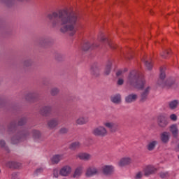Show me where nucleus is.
<instances>
[{
	"mask_svg": "<svg viewBox=\"0 0 179 179\" xmlns=\"http://www.w3.org/2000/svg\"><path fill=\"white\" fill-rule=\"evenodd\" d=\"M0 148L4 149L8 153H9V148L6 147V143L3 140H0Z\"/></svg>",
	"mask_w": 179,
	"mask_h": 179,
	"instance_id": "37",
	"label": "nucleus"
},
{
	"mask_svg": "<svg viewBox=\"0 0 179 179\" xmlns=\"http://www.w3.org/2000/svg\"><path fill=\"white\" fill-rule=\"evenodd\" d=\"M26 122H27V119L26 117H22L19 120L17 125H19L20 127H22V125H24Z\"/></svg>",
	"mask_w": 179,
	"mask_h": 179,
	"instance_id": "40",
	"label": "nucleus"
},
{
	"mask_svg": "<svg viewBox=\"0 0 179 179\" xmlns=\"http://www.w3.org/2000/svg\"><path fill=\"white\" fill-rule=\"evenodd\" d=\"M110 101L114 104H121V94H117L110 98Z\"/></svg>",
	"mask_w": 179,
	"mask_h": 179,
	"instance_id": "26",
	"label": "nucleus"
},
{
	"mask_svg": "<svg viewBox=\"0 0 179 179\" xmlns=\"http://www.w3.org/2000/svg\"><path fill=\"white\" fill-rule=\"evenodd\" d=\"M32 136L34 139H40V138H41V132L38 130H33Z\"/></svg>",
	"mask_w": 179,
	"mask_h": 179,
	"instance_id": "33",
	"label": "nucleus"
},
{
	"mask_svg": "<svg viewBox=\"0 0 179 179\" xmlns=\"http://www.w3.org/2000/svg\"><path fill=\"white\" fill-rule=\"evenodd\" d=\"M117 85H119L120 86L124 85V79L120 78L117 80Z\"/></svg>",
	"mask_w": 179,
	"mask_h": 179,
	"instance_id": "48",
	"label": "nucleus"
},
{
	"mask_svg": "<svg viewBox=\"0 0 179 179\" xmlns=\"http://www.w3.org/2000/svg\"><path fill=\"white\" fill-rule=\"evenodd\" d=\"M23 68H30L33 65V60L31 59H27L23 61L22 62Z\"/></svg>",
	"mask_w": 179,
	"mask_h": 179,
	"instance_id": "29",
	"label": "nucleus"
},
{
	"mask_svg": "<svg viewBox=\"0 0 179 179\" xmlns=\"http://www.w3.org/2000/svg\"><path fill=\"white\" fill-rule=\"evenodd\" d=\"M17 127V124H16V122H11L7 128V131L8 132H15V131H16V128Z\"/></svg>",
	"mask_w": 179,
	"mask_h": 179,
	"instance_id": "28",
	"label": "nucleus"
},
{
	"mask_svg": "<svg viewBox=\"0 0 179 179\" xmlns=\"http://www.w3.org/2000/svg\"><path fill=\"white\" fill-rule=\"evenodd\" d=\"M0 173H1V169H0Z\"/></svg>",
	"mask_w": 179,
	"mask_h": 179,
	"instance_id": "55",
	"label": "nucleus"
},
{
	"mask_svg": "<svg viewBox=\"0 0 179 179\" xmlns=\"http://www.w3.org/2000/svg\"><path fill=\"white\" fill-rule=\"evenodd\" d=\"M169 131L173 136L177 137L179 134V129L178 124H171L169 125Z\"/></svg>",
	"mask_w": 179,
	"mask_h": 179,
	"instance_id": "14",
	"label": "nucleus"
},
{
	"mask_svg": "<svg viewBox=\"0 0 179 179\" xmlns=\"http://www.w3.org/2000/svg\"><path fill=\"white\" fill-rule=\"evenodd\" d=\"M102 173L104 176H112V174H114V166L112 165H105L102 168Z\"/></svg>",
	"mask_w": 179,
	"mask_h": 179,
	"instance_id": "8",
	"label": "nucleus"
},
{
	"mask_svg": "<svg viewBox=\"0 0 179 179\" xmlns=\"http://www.w3.org/2000/svg\"><path fill=\"white\" fill-rule=\"evenodd\" d=\"M161 176H162V178H164L165 175L161 174Z\"/></svg>",
	"mask_w": 179,
	"mask_h": 179,
	"instance_id": "52",
	"label": "nucleus"
},
{
	"mask_svg": "<svg viewBox=\"0 0 179 179\" xmlns=\"http://www.w3.org/2000/svg\"><path fill=\"white\" fill-rule=\"evenodd\" d=\"M52 43V39L48 37L41 38L36 41V45L38 47H48Z\"/></svg>",
	"mask_w": 179,
	"mask_h": 179,
	"instance_id": "4",
	"label": "nucleus"
},
{
	"mask_svg": "<svg viewBox=\"0 0 179 179\" xmlns=\"http://www.w3.org/2000/svg\"><path fill=\"white\" fill-rule=\"evenodd\" d=\"M177 150H179V143H178V144Z\"/></svg>",
	"mask_w": 179,
	"mask_h": 179,
	"instance_id": "51",
	"label": "nucleus"
},
{
	"mask_svg": "<svg viewBox=\"0 0 179 179\" xmlns=\"http://www.w3.org/2000/svg\"><path fill=\"white\" fill-rule=\"evenodd\" d=\"M128 71V69H124V72H127Z\"/></svg>",
	"mask_w": 179,
	"mask_h": 179,
	"instance_id": "54",
	"label": "nucleus"
},
{
	"mask_svg": "<svg viewBox=\"0 0 179 179\" xmlns=\"http://www.w3.org/2000/svg\"><path fill=\"white\" fill-rule=\"evenodd\" d=\"M122 75V71L120 70L116 73V76H121Z\"/></svg>",
	"mask_w": 179,
	"mask_h": 179,
	"instance_id": "49",
	"label": "nucleus"
},
{
	"mask_svg": "<svg viewBox=\"0 0 179 179\" xmlns=\"http://www.w3.org/2000/svg\"><path fill=\"white\" fill-rule=\"evenodd\" d=\"M21 166L20 163L15 162H8L6 163V166L9 167V169H19Z\"/></svg>",
	"mask_w": 179,
	"mask_h": 179,
	"instance_id": "24",
	"label": "nucleus"
},
{
	"mask_svg": "<svg viewBox=\"0 0 179 179\" xmlns=\"http://www.w3.org/2000/svg\"><path fill=\"white\" fill-rule=\"evenodd\" d=\"M132 163V159L129 157H125L122 158L119 163L118 165L120 167H124L125 166H128Z\"/></svg>",
	"mask_w": 179,
	"mask_h": 179,
	"instance_id": "11",
	"label": "nucleus"
},
{
	"mask_svg": "<svg viewBox=\"0 0 179 179\" xmlns=\"http://www.w3.org/2000/svg\"><path fill=\"white\" fill-rule=\"evenodd\" d=\"M80 148V143H79L78 141L72 143L69 146V149H71V150H76V149H79Z\"/></svg>",
	"mask_w": 179,
	"mask_h": 179,
	"instance_id": "31",
	"label": "nucleus"
},
{
	"mask_svg": "<svg viewBox=\"0 0 179 179\" xmlns=\"http://www.w3.org/2000/svg\"><path fill=\"white\" fill-rule=\"evenodd\" d=\"M171 137V134L169 131H164L161 134V140L163 143H168Z\"/></svg>",
	"mask_w": 179,
	"mask_h": 179,
	"instance_id": "23",
	"label": "nucleus"
},
{
	"mask_svg": "<svg viewBox=\"0 0 179 179\" xmlns=\"http://www.w3.org/2000/svg\"><path fill=\"white\" fill-rule=\"evenodd\" d=\"M150 89H151L150 86H146V87H145L143 92L141 95V98L143 101H144L147 98Z\"/></svg>",
	"mask_w": 179,
	"mask_h": 179,
	"instance_id": "30",
	"label": "nucleus"
},
{
	"mask_svg": "<svg viewBox=\"0 0 179 179\" xmlns=\"http://www.w3.org/2000/svg\"><path fill=\"white\" fill-rule=\"evenodd\" d=\"M157 169L153 166V165H148L144 169V173L146 176H148L149 175H152V173H155L156 172Z\"/></svg>",
	"mask_w": 179,
	"mask_h": 179,
	"instance_id": "18",
	"label": "nucleus"
},
{
	"mask_svg": "<svg viewBox=\"0 0 179 179\" xmlns=\"http://www.w3.org/2000/svg\"><path fill=\"white\" fill-rule=\"evenodd\" d=\"M58 93H59V90H58V88H52L51 90L50 94H52V96H57Z\"/></svg>",
	"mask_w": 179,
	"mask_h": 179,
	"instance_id": "42",
	"label": "nucleus"
},
{
	"mask_svg": "<svg viewBox=\"0 0 179 179\" xmlns=\"http://www.w3.org/2000/svg\"><path fill=\"white\" fill-rule=\"evenodd\" d=\"M92 134L94 135V136H101L103 138L108 134L107 129L103 126H99L92 130Z\"/></svg>",
	"mask_w": 179,
	"mask_h": 179,
	"instance_id": "3",
	"label": "nucleus"
},
{
	"mask_svg": "<svg viewBox=\"0 0 179 179\" xmlns=\"http://www.w3.org/2000/svg\"><path fill=\"white\" fill-rule=\"evenodd\" d=\"M89 117L80 116L76 120V125H85L89 122Z\"/></svg>",
	"mask_w": 179,
	"mask_h": 179,
	"instance_id": "15",
	"label": "nucleus"
},
{
	"mask_svg": "<svg viewBox=\"0 0 179 179\" xmlns=\"http://www.w3.org/2000/svg\"><path fill=\"white\" fill-rule=\"evenodd\" d=\"M142 176H143V172H137L136 175V179H141V178H142Z\"/></svg>",
	"mask_w": 179,
	"mask_h": 179,
	"instance_id": "45",
	"label": "nucleus"
},
{
	"mask_svg": "<svg viewBox=\"0 0 179 179\" xmlns=\"http://www.w3.org/2000/svg\"><path fill=\"white\" fill-rule=\"evenodd\" d=\"M90 73L94 78H99V76H100V66L98 64L94 63L91 66Z\"/></svg>",
	"mask_w": 179,
	"mask_h": 179,
	"instance_id": "6",
	"label": "nucleus"
},
{
	"mask_svg": "<svg viewBox=\"0 0 179 179\" xmlns=\"http://www.w3.org/2000/svg\"><path fill=\"white\" fill-rule=\"evenodd\" d=\"M98 40H99V41H106L107 44L110 48H112L113 50H115L116 48L115 44L111 42V41L107 39V38L104 37V34L103 33H101L99 35Z\"/></svg>",
	"mask_w": 179,
	"mask_h": 179,
	"instance_id": "7",
	"label": "nucleus"
},
{
	"mask_svg": "<svg viewBox=\"0 0 179 179\" xmlns=\"http://www.w3.org/2000/svg\"><path fill=\"white\" fill-rule=\"evenodd\" d=\"M178 157H179V156H178Z\"/></svg>",
	"mask_w": 179,
	"mask_h": 179,
	"instance_id": "56",
	"label": "nucleus"
},
{
	"mask_svg": "<svg viewBox=\"0 0 179 179\" xmlns=\"http://www.w3.org/2000/svg\"><path fill=\"white\" fill-rule=\"evenodd\" d=\"M96 174H99V170L97 168L94 166H90L87 169L85 176L87 177H92L93 176H96Z\"/></svg>",
	"mask_w": 179,
	"mask_h": 179,
	"instance_id": "12",
	"label": "nucleus"
},
{
	"mask_svg": "<svg viewBox=\"0 0 179 179\" xmlns=\"http://www.w3.org/2000/svg\"><path fill=\"white\" fill-rule=\"evenodd\" d=\"M47 125L49 129H54L55 128H57L58 125H59V120L58 118H52L48 121Z\"/></svg>",
	"mask_w": 179,
	"mask_h": 179,
	"instance_id": "9",
	"label": "nucleus"
},
{
	"mask_svg": "<svg viewBox=\"0 0 179 179\" xmlns=\"http://www.w3.org/2000/svg\"><path fill=\"white\" fill-rule=\"evenodd\" d=\"M41 171H43V169H36V173H41Z\"/></svg>",
	"mask_w": 179,
	"mask_h": 179,
	"instance_id": "50",
	"label": "nucleus"
},
{
	"mask_svg": "<svg viewBox=\"0 0 179 179\" xmlns=\"http://www.w3.org/2000/svg\"><path fill=\"white\" fill-rule=\"evenodd\" d=\"M33 97H34V94L33 93H28L25 96L26 100H28V101H31L33 99Z\"/></svg>",
	"mask_w": 179,
	"mask_h": 179,
	"instance_id": "41",
	"label": "nucleus"
},
{
	"mask_svg": "<svg viewBox=\"0 0 179 179\" xmlns=\"http://www.w3.org/2000/svg\"><path fill=\"white\" fill-rule=\"evenodd\" d=\"M157 144V141H150V143H148V150H153V149H155Z\"/></svg>",
	"mask_w": 179,
	"mask_h": 179,
	"instance_id": "35",
	"label": "nucleus"
},
{
	"mask_svg": "<svg viewBox=\"0 0 179 179\" xmlns=\"http://www.w3.org/2000/svg\"><path fill=\"white\" fill-rule=\"evenodd\" d=\"M145 66L146 69H148V70H151V69H152V67H153V63H152V60L146 61L145 62Z\"/></svg>",
	"mask_w": 179,
	"mask_h": 179,
	"instance_id": "38",
	"label": "nucleus"
},
{
	"mask_svg": "<svg viewBox=\"0 0 179 179\" xmlns=\"http://www.w3.org/2000/svg\"><path fill=\"white\" fill-rule=\"evenodd\" d=\"M82 174H83V167L82 166H79L75 169L71 177L73 178H79V177H80Z\"/></svg>",
	"mask_w": 179,
	"mask_h": 179,
	"instance_id": "16",
	"label": "nucleus"
},
{
	"mask_svg": "<svg viewBox=\"0 0 179 179\" xmlns=\"http://www.w3.org/2000/svg\"><path fill=\"white\" fill-rule=\"evenodd\" d=\"M51 111H52V107L50 106H44L41 108V114L44 117H48V115L51 114Z\"/></svg>",
	"mask_w": 179,
	"mask_h": 179,
	"instance_id": "17",
	"label": "nucleus"
},
{
	"mask_svg": "<svg viewBox=\"0 0 179 179\" xmlns=\"http://www.w3.org/2000/svg\"><path fill=\"white\" fill-rule=\"evenodd\" d=\"M78 157L80 159V160H90L92 159V155L88 153H80L78 155Z\"/></svg>",
	"mask_w": 179,
	"mask_h": 179,
	"instance_id": "27",
	"label": "nucleus"
},
{
	"mask_svg": "<svg viewBox=\"0 0 179 179\" xmlns=\"http://www.w3.org/2000/svg\"><path fill=\"white\" fill-rule=\"evenodd\" d=\"M135 100V94H131L125 97L126 103H132Z\"/></svg>",
	"mask_w": 179,
	"mask_h": 179,
	"instance_id": "36",
	"label": "nucleus"
},
{
	"mask_svg": "<svg viewBox=\"0 0 179 179\" xmlns=\"http://www.w3.org/2000/svg\"><path fill=\"white\" fill-rule=\"evenodd\" d=\"M46 17L53 29L61 26V33H69L70 36L76 34V31H78L76 24L80 20V17L78 13L70 11L68 8H64L48 13Z\"/></svg>",
	"mask_w": 179,
	"mask_h": 179,
	"instance_id": "1",
	"label": "nucleus"
},
{
	"mask_svg": "<svg viewBox=\"0 0 179 179\" xmlns=\"http://www.w3.org/2000/svg\"><path fill=\"white\" fill-rule=\"evenodd\" d=\"M170 51L166 50L165 51H164L163 52L161 53V55H162V57H164V58H166L167 55L169 54Z\"/></svg>",
	"mask_w": 179,
	"mask_h": 179,
	"instance_id": "46",
	"label": "nucleus"
},
{
	"mask_svg": "<svg viewBox=\"0 0 179 179\" xmlns=\"http://www.w3.org/2000/svg\"><path fill=\"white\" fill-rule=\"evenodd\" d=\"M103 125L108 128L110 132H116L118 129V124L115 122H105Z\"/></svg>",
	"mask_w": 179,
	"mask_h": 179,
	"instance_id": "13",
	"label": "nucleus"
},
{
	"mask_svg": "<svg viewBox=\"0 0 179 179\" xmlns=\"http://www.w3.org/2000/svg\"><path fill=\"white\" fill-rule=\"evenodd\" d=\"M169 118L171 121H177L178 115H176V114H171V115H169Z\"/></svg>",
	"mask_w": 179,
	"mask_h": 179,
	"instance_id": "44",
	"label": "nucleus"
},
{
	"mask_svg": "<svg viewBox=\"0 0 179 179\" xmlns=\"http://www.w3.org/2000/svg\"><path fill=\"white\" fill-rule=\"evenodd\" d=\"M18 1H20V2H23V1H24V0H18Z\"/></svg>",
	"mask_w": 179,
	"mask_h": 179,
	"instance_id": "53",
	"label": "nucleus"
},
{
	"mask_svg": "<svg viewBox=\"0 0 179 179\" xmlns=\"http://www.w3.org/2000/svg\"><path fill=\"white\" fill-rule=\"evenodd\" d=\"M52 175H53V177H55V178H58V177L59 176V172H58V169H53Z\"/></svg>",
	"mask_w": 179,
	"mask_h": 179,
	"instance_id": "43",
	"label": "nucleus"
},
{
	"mask_svg": "<svg viewBox=\"0 0 179 179\" xmlns=\"http://www.w3.org/2000/svg\"><path fill=\"white\" fill-rule=\"evenodd\" d=\"M145 85H146L145 80L144 79V78L141 76V78H138V79L136 81V90L143 89Z\"/></svg>",
	"mask_w": 179,
	"mask_h": 179,
	"instance_id": "19",
	"label": "nucleus"
},
{
	"mask_svg": "<svg viewBox=\"0 0 179 179\" xmlns=\"http://www.w3.org/2000/svg\"><path fill=\"white\" fill-rule=\"evenodd\" d=\"M64 159V155H55L52 157L50 162L52 164H58L61 160Z\"/></svg>",
	"mask_w": 179,
	"mask_h": 179,
	"instance_id": "20",
	"label": "nucleus"
},
{
	"mask_svg": "<svg viewBox=\"0 0 179 179\" xmlns=\"http://www.w3.org/2000/svg\"><path fill=\"white\" fill-rule=\"evenodd\" d=\"M157 122L159 125H160L161 127H166L169 124L167 120L165 119V117L164 115H159L158 117Z\"/></svg>",
	"mask_w": 179,
	"mask_h": 179,
	"instance_id": "22",
	"label": "nucleus"
},
{
	"mask_svg": "<svg viewBox=\"0 0 179 179\" xmlns=\"http://www.w3.org/2000/svg\"><path fill=\"white\" fill-rule=\"evenodd\" d=\"M30 132H29L27 130L19 131L11 138V143H13V145H16V143H19V142L24 141V139L28 138Z\"/></svg>",
	"mask_w": 179,
	"mask_h": 179,
	"instance_id": "2",
	"label": "nucleus"
},
{
	"mask_svg": "<svg viewBox=\"0 0 179 179\" xmlns=\"http://www.w3.org/2000/svg\"><path fill=\"white\" fill-rule=\"evenodd\" d=\"M69 132V129L66 127H62L59 130V134H61L62 135H65V134H68Z\"/></svg>",
	"mask_w": 179,
	"mask_h": 179,
	"instance_id": "39",
	"label": "nucleus"
},
{
	"mask_svg": "<svg viewBox=\"0 0 179 179\" xmlns=\"http://www.w3.org/2000/svg\"><path fill=\"white\" fill-rule=\"evenodd\" d=\"M71 173L72 167L69 165H65L62 166L59 171V174L62 177H69V176H71Z\"/></svg>",
	"mask_w": 179,
	"mask_h": 179,
	"instance_id": "5",
	"label": "nucleus"
},
{
	"mask_svg": "<svg viewBox=\"0 0 179 179\" xmlns=\"http://www.w3.org/2000/svg\"><path fill=\"white\" fill-rule=\"evenodd\" d=\"M178 105L179 101L178 100L171 101V102H169V108H171V109H176Z\"/></svg>",
	"mask_w": 179,
	"mask_h": 179,
	"instance_id": "34",
	"label": "nucleus"
},
{
	"mask_svg": "<svg viewBox=\"0 0 179 179\" xmlns=\"http://www.w3.org/2000/svg\"><path fill=\"white\" fill-rule=\"evenodd\" d=\"M165 79H166V73L165 71H163L162 70H161L160 76L158 80L157 81V85L164 86L166 83Z\"/></svg>",
	"mask_w": 179,
	"mask_h": 179,
	"instance_id": "21",
	"label": "nucleus"
},
{
	"mask_svg": "<svg viewBox=\"0 0 179 179\" xmlns=\"http://www.w3.org/2000/svg\"><path fill=\"white\" fill-rule=\"evenodd\" d=\"M11 178H12V179H19V176H17V173H13L11 175Z\"/></svg>",
	"mask_w": 179,
	"mask_h": 179,
	"instance_id": "47",
	"label": "nucleus"
},
{
	"mask_svg": "<svg viewBox=\"0 0 179 179\" xmlns=\"http://www.w3.org/2000/svg\"><path fill=\"white\" fill-rule=\"evenodd\" d=\"M111 65H113L111 62H108L106 64L104 71V75H106V76H108V75H110V72H111Z\"/></svg>",
	"mask_w": 179,
	"mask_h": 179,
	"instance_id": "32",
	"label": "nucleus"
},
{
	"mask_svg": "<svg viewBox=\"0 0 179 179\" xmlns=\"http://www.w3.org/2000/svg\"><path fill=\"white\" fill-rule=\"evenodd\" d=\"M97 48V47H99V45H96L95 46H94V45H92V44H90V43H89V42H85L84 44H83V50H84V51H89V50H93V48Z\"/></svg>",
	"mask_w": 179,
	"mask_h": 179,
	"instance_id": "25",
	"label": "nucleus"
},
{
	"mask_svg": "<svg viewBox=\"0 0 179 179\" xmlns=\"http://www.w3.org/2000/svg\"><path fill=\"white\" fill-rule=\"evenodd\" d=\"M127 83L130 86H134V85H135V70L129 71L127 76Z\"/></svg>",
	"mask_w": 179,
	"mask_h": 179,
	"instance_id": "10",
	"label": "nucleus"
}]
</instances>
